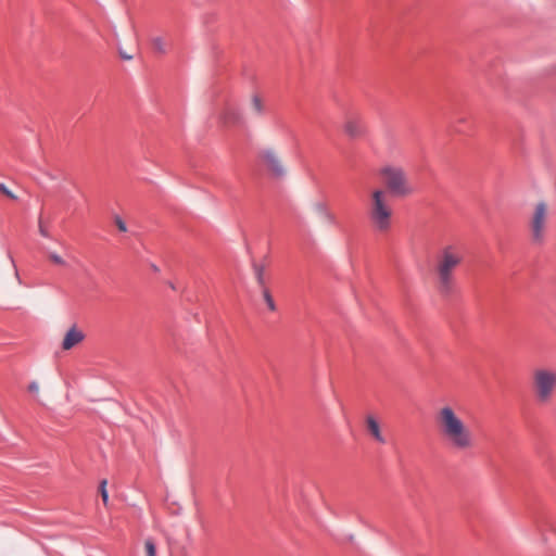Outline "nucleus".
<instances>
[{"instance_id":"f257e3e1","label":"nucleus","mask_w":556,"mask_h":556,"mask_svg":"<svg viewBox=\"0 0 556 556\" xmlns=\"http://www.w3.org/2000/svg\"><path fill=\"white\" fill-rule=\"evenodd\" d=\"M380 175L387 190L377 188L370 192L368 217L376 231L386 233L391 229L393 216L388 192L395 198H406L412 195L415 189L402 166L388 164L380 169Z\"/></svg>"},{"instance_id":"f03ea898","label":"nucleus","mask_w":556,"mask_h":556,"mask_svg":"<svg viewBox=\"0 0 556 556\" xmlns=\"http://www.w3.org/2000/svg\"><path fill=\"white\" fill-rule=\"evenodd\" d=\"M438 432L444 443L456 453H468L476 448L477 437L456 407L445 404L434 414Z\"/></svg>"},{"instance_id":"7ed1b4c3","label":"nucleus","mask_w":556,"mask_h":556,"mask_svg":"<svg viewBox=\"0 0 556 556\" xmlns=\"http://www.w3.org/2000/svg\"><path fill=\"white\" fill-rule=\"evenodd\" d=\"M464 261V253L457 245L448 244L441 248L434 257L433 273L438 291L450 294L455 287V271Z\"/></svg>"},{"instance_id":"20e7f679","label":"nucleus","mask_w":556,"mask_h":556,"mask_svg":"<svg viewBox=\"0 0 556 556\" xmlns=\"http://www.w3.org/2000/svg\"><path fill=\"white\" fill-rule=\"evenodd\" d=\"M531 386L539 404L551 403L556 392V370L549 367H536L532 371Z\"/></svg>"},{"instance_id":"39448f33","label":"nucleus","mask_w":556,"mask_h":556,"mask_svg":"<svg viewBox=\"0 0 556 556\" xmlns=\"http://www.w3.org/2000/svg\"><path fill=\"white\" fill-rule=\"evenodd\" d=\"M549 224V206L540 201L534 204L528 220L530 240L533 244L541 245L545 242Z\"/></svg>"},{"instance_id":"423d86ee","label":"nucleus","mask_w":556,"mask_h":556,"mask_svg":"<svg viewBox=\"0 0 556 556\" xmlns=\"http://www.w3.org/2000/svg\"><path fill=\"white\" fill-rule=\"evenodd\" d=\"M258 160L262 166L274 178H283L288 173L287 165L285 164L280 153L275 148L267 147L262 149L258 152Z\"/></svg>"},{"instance_id":"0eeeda50","label":"nucleus","mask_w":556,"mask_h":556,"mask_svg":"<svg viewBox=\"0 0 556 556\" xmlns=\"http://www.w3.org/2000/svg\"><path fill=\"white\" fill-rule=\"evenodd\" d=\"M343 131L351 139H359L366 135L363 117L356 113H348L343 123Z\"/></svg>"},{"instance_id":"6e6552de","label":"nucleus","mask_w":556,"mask_h":556,"mask_svg":"<svg viewBox=\"0 0 556 556\" xmlns=\"http://www.w3.org/2000/svg\"><path fill=\"white\" fill-rule=\"evenodd\" d=\"M220 119L226 127H233L240 125L243 117L237 106L228 104L224 108Z\"/></svg>"},{"instance_id":"1a4fd4ad","label":"nucleus","mask_w":556,"mask_h":556,"mask_svg":"<svg viewBox=\"0 0 556 556\" xmlns=\"http://www.w3.org/2000/svg\"><path fill=\"white\" fill-rule=\"evenodd\" d=\"M85 339V333L78 329L76 326H73L71 327L64 338H63V341H62V349L64 351H68L73 348H75L76 345H78L79 343H81Z\"/></svg>"},{"instance_id":"9d476101","label":"nucleus","mask_w":556,"mask_h":556,"mask_svg":"<svg viewBox=\"0 0 556 556\" xmlns=\"http://www.w3.org/2000/svg\"><path fill=\"white\" fill-rule=\"evenodd\" d=\"M366 427L370 435L379 443H386V439L381 432L380 425L378 420L372 416L368 415L366 417Z\"/></svg>"},{"instance_id":"9b49d317","label":"nucleus","mask_w":556,"mask_h":556,"mask_svg":"<svg viewBox=\"0 0 556 556\" xmlns=\"http://www.w3.org/2000/svg\"><path fill=\"white\" fill-rule=\"evenodd\" d=\"M250 110L252 114L256 117H261L265 114L266 105L264 99L257 94L253 93L250 98Z\"/></svg>"},{"instance_id":"f8f14e48","label":"nucleus","mask_w":556,"mask_h":556,"mask_svg":"<svg viewBox=\"0 0 556 556\" xmlns=\"http://www.w3.org/2000/svg\"><path fill=\"white\" fill-rule=\"evenodd\" d=\"M152 46L157 53L164 54L167 51L166 41L161 37L153 38Z\"/></svg>"},{"instance_id":"ddd939ff","label":"nucleus","mask_w":556,"mask_h":556,"mask_svg":"<svg viewBox=\"0 0 556 556\" xmlns=\"http://www.w3.org/2000/svg\"><path fill=\"white\" fill-rule=\"evenodd\" d=\"M314 210L316 212H318L319 214L324 215L325 217H327L329 220L333 219V215L328 211L327 206L324 203H321V202L315 203Z\"/></svg>"},{"instance_id":"4468645a","label":"nucleus","mask_w":556,"mask_h":556,"mask_svg":"<svg viewBox=\"0 0 556 556\" xmlns=\"http://www.w3.org/2000/svg\"><path fill=\"white\" fill-rule=\"evenodd\" d=\"M144 552L146 556H156V546L152 539H147L144 541Z\"/></svg>"},{"instance_id":"2eb2a0df","label":"nucleus","mask_w":556,"mask_h":556,"mask_svg":"<svg viewBox=\"0 0 556 556\" xmlns=\"http://www.w3.org/2000/svg\"><path fill=\"white\" fill-rule=\"evenodd\" d=\"M254 273L257 282L261 286H264L265 283V267L263 265H254Z\"/></svg>"},{"instance_id":"dca6fc26","label":"nucleus","mask_w":556,"mask_h":556,"mask_svg":"<svg viewBox=\"0 0 556 556\" xmlns=\"http://www.w3.org/2000/svg\"><path fill=\"white\" fill-rule=\"evenodd\" d=\"M106 485H108V481L105 479H103L99 485V492H100L102 502L105 506H108V504H109V493L106 490Z\"/></svg>"},{"instance_id":"f3484780","label":"nucleus","mask_w":556,"mask_h":556,"mask_svg":"<svg viewBox=\"0 0 556 556\" xmlns=\"http://www.w3.org/2000/svg\"><path fill=\"white\" fill-rule=\"evenodd\" d=\"M48 258L50 260V262H52L53 264L55 265H59V266H66V262L65 260L59 255L58 253L55 252H50L48 254Z\"/></svg>"},{"instance_id":"a211bd4d","label":"nucleus","mask_w":556,"mask_h":556,"mask_svg":"<svg viewBox=\"0 0 556 556\" xmlns=\"http://www.w3.org/2000/svg\"><path fill=\"white\" fill-rule=\"evenodd\" d=\"M263 298H264L268 308L274 312L276 309V305H275V302L267 289L263 290Z\"/></svg>"},{"instance_id":"6ab92c4d","label":"nucleus","mask_w":556,"mask_h":556,"mask_svg":"<svg viewBox=\"0 0 556 556\" xmlns=\"http://www.w3.org/2000/svg\"><path fill=\"white\" fill-rule=\"evenodd\" d=\"M38 230H39V233L42 236V237H46V238H49L50 237V233H49V230L48 228L43 225L41 218H39L38 220Z\"/></svg>"},{"instance_id":"aec40b11","label":"nucleus","mask_w":556,"mask_h":556,"mask_svg":"<svg viewBox=\"0 0 556 556\" xmlns=\"http://www.w3.org/2000/svg\"><path fill=\"white\" fill-rule=\"evenodd\" d=\"M0 191L13 200L16 199V195L13 192H11L10 189L3 184L0 185Z\"/></svg>"},{"instance_id":"412c9836","label":"nucleus","mask_w":556,"mask_h":556,"mask_svg":"<svg viewBox=\"0 0 556 556\" xmlns=\"http://www.w3.org/2000/svg\"><path fill=\"white\" fill-rule=\"evenodd\" d=\"M115 225L117 226V228H118L121 231H123V232H126V231H127V226H126V224H125V223H124V220H123L121 217H118V216H116V217H115Z\"/></svg>"},{"instance_id":"4be33fe9","label":"nucleus","mask_w":556,"mask_h":556,"mask_svg":"<svg viewBox=\"0 0 556 556\" xmlns=\"http://www.w3.org/2000/svg\"><path fill=\"white\" fill-rule=\"evenodd\" d=\"M28 390L33 393H38L39 392V383L36 381L30 382L28 386Z\"/></svg>"},{"instance_id":"5701e85b","label":"nucleus","mask_w":556,"mask_h":556,"mask_svg":"<svg viewBox=\"0 0 556 556\" xmlns=\"http://www.w3.org/2000/svg\"><path fill=\"white\" fill-rule=\"evenodd\" d=\"M11 262H12V265H13V268H14L15 277H16V279H17V280H18V282H20V281H21V280H20V276H18V273H17V270H16V268H15L14 261H13L12 258H11Z\"/></svg>"},{"instance_id":"b1692460","label":"nucleus","mask_w":556,"mask_h":556,"mask_svg":"<svg viewBox=\"0 0 556 556\" xmlns=\"http://www.w3.org/2000/svg\"><path fill=\"white\" fill-rule=\"evenodd\" d=\"M121 56H122L123 59H125V60H131V59H132V56H131V55H128L127 53H123V52H121Z\"/></svg>"}]
</instances>
